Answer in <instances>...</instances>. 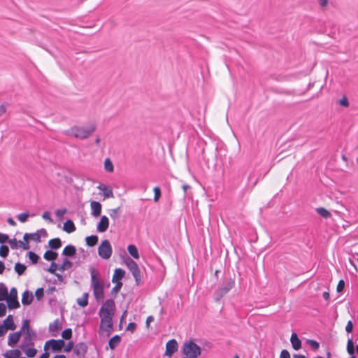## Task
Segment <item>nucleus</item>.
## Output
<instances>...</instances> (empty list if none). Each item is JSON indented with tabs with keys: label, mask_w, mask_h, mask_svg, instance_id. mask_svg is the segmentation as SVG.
<instances>
[{
	"label": "nucleus",
	"mask_w": 358,
	"mask_h": 358,
	"mask_svg": "<svg viewBox=\"0 0 358 358\" xmlns=\"http://www.w3.org/2000/svg\"><path fill=\"white\" fill-rule=\"evenodd\" d=\"M42 217L45 220L48 221L49 222H52V219L51 217V214L48 211H45L43 213Z\"/></svg>",
	"instance_id": "52"
},
{
	"label": "nucleus",
	"mask_w": 358,
	"mask_h": 358,
	"mask_svg": "<svg viewBox=\"0 0 358 358\" xmlns=\"http://www.w3.org/2000/svg\"><path fill=\"white\" fill-rule=\"evenodd\" d=\"M9 252L8 247L4 245H2L0 247V256L3 258H6Z\"/></svg>",
	"instance_id": "41"
},
{
	"label": "nucleus",
	"mask_w": 358,
	"mask_h": 358,
	"mask_svg": "<svg viewBox=\"0 0 358 358\" xmlns=\"http://www.w3.org/2000/svg\"><path fill=\"white\" fill-rule=\"evenodd\" d=\"M128 252L131 256H132L134 259L139 258V254L136 247L134 245H129L127 247Z\"/></svg>",
	"instance_id": "33"
},
{
	"label": "nucleus",
	"mask_w": 358,
	"mask_h": 358,
	"mask_svg": "<svg viewBox=\"0 0 358 358\" xmlns=\"http://www.w3.org/2000/svg\"><path fill=\"white\" fill-rule=\"evenodd\" d=\"M235 285V281L232 278L224 280L222 284L215 291L214 298L216 301H220L226 294H227Z\"/></svg>",
	"instance_id": "5"
},
{
	"label": "nucleus",
	"mask_w": 358,
	"mask_h": 358,
	"mask_svg": "<svg viewBox=\"0 0 358 358\" xmlns=\"http://www.w3.org/2000/svg\"><path fill=\"white\" fill-rule=\"evenodd\" d=\"M3 324L8 330H15L16 329V325L14 322L13 317L11 315L7 316V317L3 320Z\"/></svg>",
	"instance_id": "19"
},
{
	"label": "nucleus",
	"mask_w": 358,
	"mask_h": 358,
	"mask_svg": "<svg viewBox=\"0 0 358 358\" xmlns=\"http://www.w3.org/2000/svg\"><path fill=\"white\" fill-rule=\"evenodd\" d=\"M136 328V324L134 322H129L127 327V330L133 332Z\"/></svg>",
	"instance_id": "57"
},
{
	"label": "nucleus",
	"mask_w": 358,
	"mask_h": 358,
	"mask_svg": "<svg viewBox=\"0 0 358 358\" xmlns=\"http://www.w3.org/2000/svg\"><path fill=\"white\" fill-rule=\"evenodd\" d=\"M353 329V323L351 320L348 321L345 327V331L348 333H351Z\"/></svg>",
	"instance_id": "56"
},
{
	"label": "nucleus",
	"mask_w": 358,
	"mask_h": 358,
	"mask_svg": "<svg viewBox=\"0 0 358 358\" xmlns=\"http://www.w3.org/2000/svg\"><path fill=\"white\" fill-rule=\"evenodd\" d=\"M23 338L22 343L20 345V348L22 350H24L28 347H31L34 345V341L36 338V331L25 332L23 333Z\"/></svg>",
	"instance_id": "7"
},
{
	"label": "nucleus",
	"mask_w": 358,
	"mask_h": 358,
	"mask_svg": "<svg viewBox=\"0 0 358 358\" xmlns=\"http://www.w3.org/2000/svg\"><path fill=\"white\" fill-rule=\"evenodd\" d=\"M95 130L96 124L94 123H91L87 127H72L71 129L63 131V134L66 136H73L80 139H86L91 136Z\"/></svg>",
	"instance_id": "3"
},
{
	"label": "nucleus",
	"mask_w": 358,
	"mask_h": 358,
	"mask_svg": "<svg viewBox=\"0 0 358 358\" xmlns=\"http://www.w3.org/2000/svg\"><path fill=\"white\" fill-rule=\"evenodd\" d=\"M339 103H340L341 106H344V107H348V105H349L348 100V99L345 96L343 97L339 101Z\"/></svg>",
	"instance_id": "60"
},
{
	"label": "nucleus",
	"mask_w": 358,
	"mask_h": 358,
	"mask_svg": "<svg viewBox=\"0 0 358 358\" xmlns=\"http://www.w3.org/2000/svg\"><path fill=\"white\" fill-rule=\"evenodd\" d=\"M44 295L43 288H38L35 292V296L38 300H40Z\"/></svg>",
	"instance_id": "50"
},
{
	"label": "nucleus",
	"mask_w": 358,
	"mask_h": 358,
	"mask_svg": "<svg viewBox=\"0 0 358 358\" xmlns=\"http://www.w3.org/2000/svg\"><path fill=\"white\" fill-rule=\"evenodd\" d=\"M48 345L50 346L52 351L57 352L61 350L62 348L64 347L65 342L62 339H50L45 343L44 346L45 350H46Z\"/></svg>",
	"instance_id": "11"
},
{
	"label": "nucleus",
	"mask_w": 358,
	"mask_h": 358,
	"mask_svg": "<svg viewBox=\"0 0 358 358\" xmlns=\"http://www.w3.org/2000/svg\"><path fill=\"white\" fill-rule=\"evenodd\" d=\"M57 257V253L52 250H47L43 255V258L47 261H53Z\"/></svg>",
	"instance_id": "32"
},
{
	"label": "nucleus",
	"mask_w": 358,
	"mask_h": 358,
	"mask_svg": "<svg viewBox=\"0 0 358 358\" xmlns=\"http://www.w3.org/2000/svg\"><path fill=\"white\" fill-rule=\"evenodd\" d=\"M320 6L322 8L326 7L328 4L329 0H317Z\"/></svg>",
	"instance_id": "63"
},
{
	"label": "nucleus",
	"mask_w": 358,
	"mask_h": 358,
	"mask_svg": "<svg viewBox=\"0 0 358 358\" xmlns=\"http://www.w3.org/2000/svg\"><path fill=\"white\" fill-rule=\"evenodd\" d=\"M29 260L32 262V264H36L38 261L39 257L34 252H28Z\"/></svg>",
	"instance_id": "42"
},
{
	"label": "nucleus",
	"mask_w": 358,
	"mask_h": 358,
	"mask_svg": "<svg viewBox=\"0 0 358 358\" xmlns=\"http://www.w3.org/2000/svg\"><path fill=\"white\" fill-rule=\"evenodd\" d=\"M76 252V248L72 245L66 246L62 252V255L66 257H73Z\"/></svg>",
	"instance_id": "24"
},
{
	"label": "nucleus",
	"mask_w": 358,
	"mask_h": 358,
	"mask_svg": "<svg viewBox=\"0 0 358 358\" xmlns=\"http://www.w3.org/2000/svg\"><path fill=\"white\" fill-rule=\"evenodd\" d=\"M104 169L107 172L110 173V172L113 171V169H114L113 164L111 162V161L110 160V159H108V158L106 159L104 161Z\"/></svg>",
	"instance_id": "39"
},
{
	"label": "nucleus",
	"mask_w": 358,
	"mask_h": 358,
	"mask_svg": "<svg viewBox=\"0 0 358 358\" xmlns=\"http://www.w3.org/2000/svg\"><path fill=\"white\" fill-rule=\"evenodd\" d=\"M109 226L108 218L106 215L101 217L100 221L97 224L96 230L99 233L105 232Z\"/></svg>",
	"instance_id": "13"
},
{
	"label": "nucleus",
	"mask_w": 358,
	"mask_h": 358,
	"mask_svg": "<svg viewBox=\"0 0 358 358\" xmlns=\"http://www.w3.org/2000/svg\"><path fill=\"white\" fill-rule=\"evenodd\" d=\"M48 245L51 249H58L62 245L61 240L59 238L50 239L48 242Z\"/></svg>",
	"instance_id": "28"
},
{
	"label": "nucleus",
	"mask_w": 358,
	"mask_h": 358,
	"mask_svg": "<svg viewBox=\"0 0 358 358\" xmlns=\"http://www.w3.org/2000/svg\"><path fill=\"white\" fill-rule=\"evenodd\" d=\"M24 351L28 357H34L37 353V350L33 346L27 348Z\"/></svg>",
	"instance_id": "37"
},
{
	"label": "nucleus",
	"mask_w": 358,
	"mask_h": 358,
	"mask_svg": "<svg viewBox=\"0 0 358 358\" xmlns=\"http://www.w3.org/2000/svg\"><path fill=\"white\" fill-rule=\"evenodd\" d=\"M9 309H16L20 307V303L17 300V292L15 287L10 291L8 298L6 299Z\"/></svg>",
	"instance_id": "9"
},
{
	"label": "nucleus",
	"mask_w": 358,
	"mask_h": 358,
	"mask_svg": "<svg viewBox=\"0 0 358 358\" xmlns=\"http://www.w3.org/2000/svg\"><path fill=\"white\" fill-rule=\"evenodd\" d=\"M87 350V346L84 343L77 344L73 350L74 353L79 357H83Z\"/></svg>",
	"instance_id": "16"
},
{
	"label": "nucleus",
	"mask_w": 358,
	"mask_h": 358,
	"mask_svg": "<svg viewBox=\"0 0 358 358\" xmlns=\"http://www.w3.org/2000/svg\"><path fill=\"white\" fill-rule=\"evenodd\" d=\"M21 355V352L18 349L8 350L4 354V358H18Z\"/></svg>",
	"instance_id": "23"
},
{
	"label": "nucleus",
	"mask_w": 358,
	"mask_h": 358,
	"mask_svg": "<svg viewBox=\"0 0 358 358\" xmlns=\"http://www.w3.org/2000/svg\"><path fill=\"white\" fill-rule=\"evenodd\" d=\"M62 336L64 339H70L72 336V330L70 328L64 329L62 333Z\"/></svg>",
	"instance_id": "43"
},
{
	"label": "nucleus",
	"mask_w": 358,
	"mask_h": 358,
	"mask_svg": "<svg viewBox=\"0 0 358 358\" xmlns=\"http://www.w3.org/2000/svg\"><path fill=\"white\" fill-rule=\"evenodd\" d=\"M90 207L92 210V215L94 217H97L100 216L101 213V204L99 202L95 201H92Z\"/></svg>",
	"instance_id": "17"
},
{
	"label": "nucleus",
	"mask_w": 358,
	"mask_h": 358,
	"mask_svg": "<svg viewBox=\"0 0 358 358\" xmlns=\"http://www.w3.org/2000/svg\"><path fill=\"white\" fill-rule=\"evenodd\" d=\"M91 283L90 287L93 291V295L97 303L103 301L104 285L98 278V271L94 268H90Z\"/></svg>",
	"instance_id": "2"
},
{
	"label": "nucleus",
	"mask_w": 358,
	"mask_h": 358,
	"mask_svg": "<svg viewBox=\"0 0 358 358\" xmlns=\"http://www.w3.org/2000/svg\"><path fill=\"white\" fill-rule=\"evenodd\" d=\"M153 191L155 193L154 201L157 202L161 196V189L159 187H155Z\"/></svg>",
	"instance_id": "45"
},
{
	"label": "nucleus",
	"mask_w": 358,
	"mask_h": 358,
	"mask_svg": "<svg viewBox=\"0 0 358 358\" xmlns=\"http://www.w3.org/2000/svg\"><path fill=\"white\" fill-rule=\"evenodd\" d=\"M86 244L88 246H94L98 242V237L96 235H92L85 238Z\"/></svg>",
	"instance_id": "35"
},
{
	"label": "nucleus",
	"mask_w": 358,
	"mask_h": 358,
	"mask_svg": "<svg viewBox=\"0 0 358 358\" xmlns=\"http://www.w3.org/2000/svg\"><path fill=\"white\" fill-rule=\"evenodd\" d=\"M120 210V208L118 207L109 210V215L113 220H116L119 218Z\"/></svg>",
	"instance_id": "38"
},
{
	"label": "nucleus",
	"mask_w": 358,
	"mask_h": 358,
	"mask_svg": "<svg viewBox=\"0 0 358 358\" xmlns=\"http://www.w3.org/2000/svg\"><path fill=\"white\" fill-rule=\"evenodd\" d=\"M126 265L129 271L131 272L136 284L138 285L141 281V271L138 264L131 259L126 260Z\"/></svg>",
	"instance_id": "8"
},
{
	"label": "nucleus",
	"mask_w": 358,
	"mask_h": 358,
	"mask_svg": "<svg viewBox=\"0 0 358 358\" xmlns=\"http://www.w3.org/2000/svg\"><path fill=\"white\" fill-rule=\"evenodd\" d=\"M6 313V306L5 304L0 303V317H3Z\"/></svg>",
	"instance_id": "55"
},
{
	"label": "nucleus",
	"mask_w": 358,
	"mask_h": 358,
	"mask_svg": "<svg viewBox=\"0 0 358 358\" xmlns=\"http://www.w3.org/2000/svg\"><path fill=\"white\" fill-rule=\"evenodd\" d=\"M66 209L62 208V209L57 210L55 212V214L57 217L62 218L64 217V215L66 214Z\"/></svg>",
	"instance_id": "51"
},
{
	"label": "nucleus",
	"mask_w": 358,
	"mask_h": 358,
	"mask_svg": "<svg viewBox=\"0 0 358 358\" xmlns=\"http://www.w3.org/2000/svg\"><path fill=\"white\" fill-rule=\"evenodd\" d=\"M7 222H8L10 225H11V226H15V225H16V222H15V220H14L13 218H11V217L8 218V220H7Z\"/></svg>",
	"instance_id": "64"
},
{
	"label": "nucleus",
	"mask_w": 358,
	"mask_h": 358,
	"mask_svg": "<svg viewBox=\"0 0 358 358\" xmlns=\"http://www.w3.org/2000/svg\"><path fill=\"white\" fill-rule=\"evenodd\" d=\"M63 229L67 233H72L76 231L74 223L70 220L64 222Z\"/></svg>",
	"instance_id": "27"
},
{
	"label": "nucleus",
	"mask_w": 358,
	"mask_h": 358,
	"mask_svg": "<svg viewBox=\"0 0 358 358\" xmlns=\"http://www.w3.org/2000/svg\"><path fill=\"white\" fill-rule=\"evenodd\" d=\"M41 234L43 236H47L46 230L44 229H41L39 231H37L36 232H34V233H32V234L26 233L24 235L23 239L24 241L32 240V241H35L36 243H39V242H41Z\"/></svg>",
	"instance_id": "10"
},
{
	"label": "nucleus",
	"mask_w": 358,
	"mask_h": 358,
	"mask_svg": "<svg viewBox=\"0 0 358 358\" xmlns=\"http://www.w3.org/2000/svg\"><path fill=\"white\" fill-rule=\"evenodd\" d=\"M62 328V322L59 319H56L53 322L49 325L50 332H57Z\"/></svg>",
	"instance_id": "22"
},
{
	"label": "nucleus",
	"mask_w": 358,
	"mask_h": 358,
	"mask_svg": "<svg viewBox=\"0 0 358 358\" xmlns=\"http://www.w3.org/2000/svg\"><path fill=\"white\" fill-rule=\"evenodd\" d=\"M73 348V343L70 341L67 343V345L64 347V351L66 352H70Z\"/></svg>",
	"instance_id": "62"
},
{
	"label": "nucleus",
	"mask_w": 358,
	"mask_h": 358,
	"mask_svg": "<svg viewBox=\"0 0 358 358\" xmlns=\"http://www.w3.org/2000/svg\"><path fill=\"white\" fill-rule=\"evenodd\" d=\"M26 268L27 266L24 264H21L20 262L16 263L14 267L15 271L20 275H22L24 273Z\"/></svg>",
	"instance_id": "36"
},
{
	"label": "nucleus",
	"mask_w": 358,
	"mask_h": 358,
	"mask_svg": "<svg viewBox=\"0 0 358 358\" xmlns=\"http://www.w3.org/2000/svg\"><path fill=\"white\" fill-rule=\"evenodd\" d=\"M113 253L111 245L108 240L103 241L98 247V254L103 259L110 258Z\"/></svg>",
	"instance_id": "6"
},
{
	"label": "nucleus",
	"mask_w": 358,
	"mask_h": 358,
	"mask_svg": "<svg viewBox=\"0 0 358 358\" xmlns=\"http://www.w3.org/2000/svg\"><path fill=\"white\" fill-rule=\"evenodd\" d=\"M178 343L176 339L169 340L166 344L165 355L171 357L178 350Z\"/></svg>",
	"instance_id": "12"
},
{
	"label": "nucleus",
	"mask_w": 358,
	"mask_h": 358,
	"mask_svg": "<svg viewBox=\"0 0 358 358\" xmlns=\"http://www.w3.org/2000/svg\"><path fill=\"white\" fill-rule=\"evenodd\" d=\"M21 336V331H19L10 334L8 338V345L14 347L20 341Z\"/></svg>",
	"instance_id": "14"
},
{
	"label": "nucleus",
	"mask_w": 358,
	"mask_h": 358,
	"mask_svg": "<svg viewBox=\"0 0 358 358\" xmlns=\"http://www.w3.org/2000/svg\"><path fill=\"white\" fill-rule=\"evenodd\" d=\"M182 353L186 358H197L201 355V348L194 342L187 341L183 344Z\"/></svg>",
	"instance_id": "4"
},
{
	"label": "nucleus",
	"mask_w": 358,
	"mask_h": 358,
	"mask_svg": "<svg viewBox=\"0 0 358 358\" xmlns=\"http://www.w3.org/2000/svg\"><path fill=\"white\" fill-rule=\"evenodd\" d=\"M290 342L292 343V348L298 350L301 348V341L298 338V336L296 333H292L291 338H290Z\"/></svg>",
	"instance_id": "20"
},
{
	"label": "nucleus",
	"mask_w": 358,
	"mask_h": 358,
	"mask_svg": "<svg viewBox=\"0 0 358 358\" xmlns=\"http://www.w3.org/2000/svg\"><path fill=\"white\" fill-rule=\"evenodd\" d=\"M280 358H290L289 352L287 350H282L280 352Z\"/></svg>",
	"instance_id": "59"
},
{
	"label": "nucleus",
	"mask_w": 358,
	"mask_h": 358,
	"mask_svg": "<svg viewBox=\"0 0 358 358\" xmlns=\"http://www.w3.org/2000/svg\"><path fill=\"white\" fill-rule=\"evenodd\" d=\"M8 242L12 249H17L19 247L18 241L15 238L8 239Z\"/></svg>",
	"instance_id": "49"
},
{
	"label": "nucleus",
	"mask_w": 358,
	"mask_h": 358,
	"mask_svg": "<svg viewBox=\"0 0 358 358\" xmlns=\"http://www.w3.org/2000/svg\"><path fill=\"white\" fill-rule=\"evenodd\" d=\"M347 351L350 355H353L355 354L354 343L352 338H349L348 341Z\"/></svg>",
	"instance_id": "40"
},
{
	"label": "nucleus",
	"mask_w": 358,
	"mask_h": 358,
	"mask_svg": "<svg viewBox=\"0 0 358 358\" xmlns=\"http://www.w3.org/2000/svg\"><path fill=\"white\" fill-rule=\"evenodd\" d=\"M29 216V213L28 212L20 213L17 215V219L20 222H25L27 218Z\"/></svg>",
	"instance_id": "46"
},
{
	"label": "nucleus",
	"mask_w": 358,
	"mask_h": 358,
	"mask_svg": "<svg viewBox=\"0 0 358 358\" xmlns=\"http://www.w3.org/2000/svg\"><path fill=\"white\" fill-rule=\"evenodd\" d=\"M121 338L118 335L113 336L108 341V346L111 350L115 349L117 345L120 343Z\"/></svg>",
	"instance_id": "25"
},
{
	"label": "nucleus",
	"mask_w": 358,
	"mask_h": 358,
	"mask_svg": "<svg viewBox=\"0 0 358 358\" xmlns=\"http://www.w3.org/2000/svg\"><path fill=\"white\" fill-rule=\"evenodd\" d=\"M88 297H89V294L87 292L83 293L81 298L77 299V303L80 307H83V308L87 306L88 305Z\"/></svg>",
	"instance_id": "26"
},
{
	"label": "nucleus",
	"mask_w": 358,
	"mask_h": 358,
	"mask_svg": "<svg viewBox=\"0 0 358 358\" xmlns=\"http://www.w3.org/2000/svg\"><path fill=\"white\" fill-rule=\"evenodd\" d=\"M308 343L310 344L311 348L314 350H317L320 347L319 343L314 340H308Z\"/></svg>",
	"instance_id": "53"
},
{
	"label": "nucleus",
	"mask_w": 358,
	"mask_h": 358,
	"mask_svg": "<svg viewBox=\"0 0 358 358\" xmlns=\"http://www.w3.org/2000/svg\"><path fill=\"white\" fill-rule=\"evenodd\" d=\"M8 288L3 283H0V301L8 298Z\"/></svg>",
	"instance_id": "31"
},
{
	"label": "nucleus",
	"mask_w": 358,
	"mask_h": 358,
	"mask_svg": "<svg viewBox=\"0 0 358 358\" xmlns=\"http://www.w3.org/2000/svg\"><path fill=\"white\" fill-rule=\"evenodd\" d=\"M115 283L116 285L113 287L111 290V294L115 295L120 290L122 286V283L121 282H117Z\"/></svg>",
	"instance_id": "47"
},
{
	"label": "nucleus",
	"mask_w": 358,
	"mask_h": 358,
	"mask_svg": "<svg viewBox=\"0 0 358 358\" xmlns=\"http://www.w3.org/2000/svg\"><path fill=\"white\" fill-rule=\"evenodd\" d=\"M115 311V304L113 299H107L99 309L101 319L100 329L109 335L113 330V319Z\"/></svg>",
	"instance_id": "1"
},
{
	"label": "nucleus",
	"mask_w": 358,
	"mask_h": 358,
	"mask_svg": "<svg viewBox=\"0 0 358 358\" xmlns=\"http://www.w3.org/2000/svg\"><path fill=\"white\" fill-rule=\"evenodd\" d=\"M315 210L317 213V214L320 215L323 218L327 219L331 216V213L324 208L319 207L317 208Z\"/></svg>",
	"instance_id": "30"
},
{
	"label": "nucleus",
	"mask_w": 358,
	"mask_h": 358,
	"mask_svg": "<svg viewBox=\"0 0 358 358\" xmlns=\"http://www.w3.org/2000/svg\"><path fill=\"white\" fill-rule=\"evenodd\" d=\"M9 237L7 234L0 233V243H4L8 241Z\"/></svg>",
	"instance_id": "58"
},
{
	"label": "nucleus",
	"mask_w": 358,
	"mask_h": 358,
	"mask_svg": "<svg viewBox=\"0 0 358 358\" xmlns=\"http://www.w3.org/2000/svg\"><path fill=\"white\" fill-rule=\"evenodd\" d=\"M125 272L122 268H115L112 278L113 282H120V280L124 276Z\"/></svg>",
	"instance_id": "21"
},
{
	"label": "nucleus",
	"mask_w": 358,
	"mask_h": 358,
	"mask_svg": "<svg viewBox=\"0 0 358 358\" xmlns=\"http://www.w3.org/2000/svg\"><path fill=\"white\" fill-rule=\"evenodd\" d=\"M345 287V282L343 280H340L337 285V292H341Z\"/></svg>",
	"instance_id": "54"
},
{
	"label": "nucleus",
	"mask_w": 358,
	"mask_h": 358,
	"mask_svg": "<svg viewBox=\"0 0 358 358\" xmlns=\"http://www.w3.org/2000/svg\"><path fill=\"white\" fill-rule=\"evenodd\" d=\"M57 269H59L57 264L55 262H52L50 267L46 268L45 271L52 274H55Z\"/></svg>",
	"instance_id": "44"
},
{
	"label": "nucleus",
	"mask_w": 358,
	"mask_h": 358,
	"mask_svg": "<svg viewBox=\"0 0 358 358\" xmlns=\"http://www.w3.org/2000/svg\"><path fill=\"white\" fill-rule=\"evenodd\" d=\"M34 299L32 292L26 290L22 296V303L23 305H29L31 303Z\"/></svg>",
	"instance_id": "18"
},
{
	"label": "nucleus",
	"mask_w": 358,
	"mask_h": 358,
	"mask_svg": "<svg viewBox=\"0 0 358 358\" xmlns=\"http://www.w3.org/2000/svg\"><path fill=\"white\" fill-rule=\"evenodd\" d=\"M19 331H21V334H22L23 333H25V332L31 333V331H34L30 328L29 321L28 320H24L22 322V325Z\"/></svg>",
	"instance_id": "34"
},
{
	"label": "nucleus",
	"mask_w": 358,
	"mask_h": 358,
	"mask_svg": "<svg viewBox=\"0 0 358 358\" xmlns=\"http://www.w3.org/2000/svg\"><path fill=\"white\" fill-rule=\"evenodd\" d=\"M97 189L103 192L104 199L114 197L113 189L110 187L103 184H100L97 186Z\"/></svg>",
	"instance_id": "15"
},
{
	"label": "nucleus",
	"mask_w": 358,
	"mask_h": 358,
	"mask_svg": "<svg viewBox=\"0 0 358 358\" xmlns=\"http://www.w3.org/2000/svg\"><path fill=\"white\" fill-rule=\"evenodd\" d=\"M73 266V263L67 258L63 259L62 265L59 267V270L62 272L70 269Z\"/></svg>",
	"instance_id": "29"
},
{
	"label": "nucleus",
	"mask_w": 358,
	"mask_h": 358,
	"mask_svg": "<svg viewBox=\"0 0 358 358\" xmlns=\"http://www.w3.org/2000/svg\"><path fill=\"white\" fill-rule=\"evenodd\" d=\"M8 329L2 324L0 325V337L3 336Z\"/></svg>",
	"instance_id": "61"
},
{
	"label": "nucleus",
	"mask_w": 358,
	"mask_h": 358,
	"mask_svg": "<svg viewBox=\"0 0 358 358\" xmlns=\"http://www.w3.org/2000/svg\"><path fill=\"white\" fill-rule=\"evenodd\" d=\"M18 243H19V247L22 248L23 250H27L29 249V241H24H24H19Z\"/></svg>",
	"instance_id": "48"
}]
</instances>
